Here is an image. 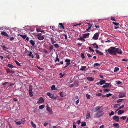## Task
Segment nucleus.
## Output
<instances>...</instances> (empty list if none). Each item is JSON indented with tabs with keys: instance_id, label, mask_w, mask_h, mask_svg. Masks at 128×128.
<instances>
[{
	"instance_id": "obj_1",
	"label": "nucleus",
	"mask_w": 128,
	"mask_h": 128,
	"mask_svg": "<svg viewBox=\"0 0 128 128\" xmlns=\"http://www.w3.org/2000/svg\"><path fill=\"white\" fill-rule=\"evenodd\" d=\"M105 51L106 52H108L110 53H112L113 52H116L118 54H121L122 53L121 50L118 48H116V47H110L108 50H106Z\"/></svg>"
},
{
	"instance_id": "obj_2",
	"label": "nucleus",
	"mask_w": 128,
	"mask_h": 128,
	"mask_svg": "<svg viewBox=\"0 0 128 128\" xmlns=\"http://www.w3.org/2000/svg\"><path fill=\"white\" fill-rule=\"evenodd\" d=\"M104 114V112L102 110H99L94 115L95 118H98L102 116Z\"/></svg>"
},
{
	"instance_id": "obj_3",
	"label": "nucleus",
	"mask_w": 128,
	"mask_h": 128,
	"mask_svg": "<svg viewBox=\"0 0 128 128\" xmlns=\"http://www.w3.org/2000/svg\"><path fill=\"white\" fill-rule=\"evenodd\" d=\"M99 36V34L98 33L95 34L92 37L93 39L94 40H97L98 39Z\"/></svg>"
},
{
	"instance_id": "obj_4",
	"label": "nucleus",
	"mask_w": 128,
	"mask_h": 128,
	"mask_svg": "<svg viewBox=\"0 0 128 128\" xmlns=\"http://www.w3.org/2000/svg\"><path fill=\"white\" fill-rule=\"evenodd\" d=\"M120 117L116 116H114L113 117V119L114 120L118 122L119 121Z\"/></svg>"
},
{
	"instance_id": "obj_5",
	"label": "nucleus",
	"mask_w": 128,
	"mask_h": 128,
	"mask_svg": "<svg viewBox=\"0 0 128 128\" xmlns=\"http://www.w3.org/2000/svg\"><path fill=\"white\" fill-rule=\"evenodd\" d=\"M46 110L50 114H52L53 112L52 111V109L50 108L48 106L47 107Z\"/></svg>"
},
{
	"instance_id": "obj_6",
	"label": "nucleus",
	"mask_w": 128,
	"mask_h": 128,
	"mask_svg": "<svg viewBox=\"0 0 128 128\" xmlns=\"http://www.w3.org/2000/svg\"><path fill=\"white\" fill-rule=\"evenodd\" d=\"M90 35L89 33H87L86 34H83L82 36L84 38H88Z\"/></svg>"
},
{
	"instance_id": "obj_7",
	"label": "nucleus",
	"mask_w": 128,
	"mask_h": 128,
	"mask_svg": "<svg viewBox=\"0 0 128 128\" xmlns=\"http://www.w3.org/2000/svg\"><path fill=\"white\" fill-rule=\"evenodd\" d=\"M47 95L51 98H53L54 97V94L50 92H48L46 94Z\"/></svg>"
},
{
	"instance_id": "obj_8",
	"label": "nucleus",
	"mask_w": 128,
	"mask_h": 128,
	"mask_svg": "<svg viewBox=\"0 0 128 128\" xmlns=\"http://www.w3.org/2000/svg\"><path fill=\"white\" fill-rule=\"evenodd\" d=\"M44 102V100L42 97H41L38 99V103H42Z\"/></svg>"
},
{
	"instance_id": "obj_9",
	"label": "nucleus",
	"mask_w": 128,
	"mask_h": 128,
	"mask_svg": "<svg viewBox=\"0 0 128 128\" xmlns=\"http://www.w3.org/2000/svg\"><path fill=\"white\" fill-rule=\"evenodd\" d=\"M109 86H110V84L106 83L105 84V85L103 86L102 87L103 88H106Z\"/></svg>"
},
{
	"instance_id": "obj_10",
	"label": "nucleus",
	"mask_w": 128,
	"mask_h": 128,
	"mask_svg": "<svg viewBox=\"0 0 128 128\" xmlns=\"http://www.w3.org/2000/svg\"><path fill=\"white\" fill-rule=\"evenodd\" d=\"M87 80L89 81H92L94 80V78L91 77H88L86 78Z\"/></svg>"
},
{
	"instance_id": "obj_11",
	"label": "nucleus",
	"mask_w": 128,
	"mask_h": 128,
	"mask_svg": "<svg viewBox=\"0 0 128 128\" xmlns=\"http://www.w3.org/2000/svg\"><path fill=\"white\" fill-rule=\"evenodd\" d=\"M90 112L89 111H88L86 114V119H88L90 117Z\"/></svg>"
},
{
	"instance_id": "obj_12",
	"label": "nucleus",
	"mask_w": 128,
	"mask_h": 128,
	"mask_svg": "<svg viewBox=\"0 0 128 128\" xmlns=\"http://www.w3.org/2000/svg\"><path fill=\"white\" fill-rule=\"evenodd\" d=\"M87 24L88 25V28L86 29V31H88L91 28L92 24H91L90 23H87Z\"/></svg>"
},
{
	"instance_id": "obj_13",
	"label": "nucleus",
	"mask_w": 128,
	"mask_h": 128,
	"mask_svg": "<svg viewBox=\"0 0 128 128\" xmlns=\"http://www.w3.org/2000/svg\"><path fill=\"white\" fill-rule=\"evenodd\" d=\"M126 95L125 94L120 92L119 95V98H122L124 97Z\"/></svg>"
},
{
	"instance_id": "obj_14",
	"label": "nucleus",
	"mask_w": 128,
	"mask_h": 128,
	"mask_svg": "<svg viewBox=\"0 0 128 128\" xmlns=\"http://www.w3.org/2000/svg\"><path fill=\"white\" fill-rule=\"evenodd\" d=\"M106 82L105 80H100L99 82V84L100 85H102L104 84Z\"/></svg>"
},
{
	"instance_id": "obj_15",
	"label": "nucleus",
	"mask_w": 128,
	"mask_h": 128,
	"mask_svg": "<svg viewBox=\"0 0 128 128\" xmlns=\"http://www.w3.org/2000/svg\"><path fill=\"white\" fill-rule=\"evenodd\" d=\"M1 34L3 36H4L7 37L8 36V34L4 31L2 32H1Z\"/></svg>"
},
{
	"instance_id": "obj_16",
	"label": "nucleus",
	"mask_w": 128,
	"mask_h": 128,
	"mask_svg": "<svg viewBox=\"0 0 128 128\" xmlns=\"http://www.w3.org/2000/svg\"><path fill=\"white\" fill-rule=\"evenodd\" d=\"M6 72L7 73H10L12 74L14 72V71L12 70L8 69L6 70Z\"/></svg>"
},
{
	"instance_id": "obj_17",
	"label": "nucleus",
	"mask_w": 128,
	"mask_h": 128,
	"mask_svg": "<svg viewBox=\"0 0 128 128\" xmlns=\"http://www.w3.org/2000/svg\"><path fill=\"white\" fill-rule=\"evenodd\" d=\"M102 106H98L96 107L95 108V112H97L98 110H100V108Z\"/></svg>"
},
{
	"instance_id": "obj_18",
	"label": "nucleus",
	"mask_w": 128,
	"mask_h": 128,
	"mask_svg": "<svg viewBox=\"0 0 128 128\" xmlns=\"http://www.w3.org/2000/svg\"><path fill=\"white\" fill-rule=\"evenodd\" d=\"M38 36V39L40 40H43L44 38V36H42L40 35L39 36Z\"/></svg>"
},
{
	"instance_id": "obj_19",
	"label": "nucleus",
	"mask_w": 128,
	"mask_h": 128,
	"mask_svg": "<svg viewBox=\"0 0 128 128\" xmlns=\"http://www.w3.org/2000/svg\"><path fill=\"white\" fill-rule=\"evenodd\" d=\"M124 111V110H120L118 112V114H121L123 113Z\"/></svg>"
},
{
	"instance_id": "obj_20",
	"label": "nucleus",
	"mask_w": 128,
	"mask_h": 128,
	"mask_svg": "<svg viewBox=\"0 0 128 128\" xmlns=\"http://www.w3.org/2000/svg\"><path fill=\"white\" fill-rule=\"evenodd\" d=\"M92 45L95 48L98 49V45L96 44V43L92 44Z\"/></svg>"
},
{
	"instance_id": "obj_21",
	"label": "nucleus",
	"mask_w": 128,
	"mask_h": 128,
	"mask_svg": "<svg viewBox=\"0 0 128 128\" xmlns=\"http://www.w3.org/2000/svg\"><path fill=\"white\" fill-rule=\"evenodd\" d=\"M32 126L34 128H36V125L33 122H30Z\"/></svg>"
},
{
	"instance_id": "obj_22",
	"label": "nucleus",
	"mask_w": 128,
	"mask_h": 128,
	"mask_svg": "<svg viewBox=\"0 0 128 128\" xmlns=\"http://www.w3.org/2000/svg\"><path fill=\"white\" fill-rule=\"evenodd\" d=\"M30 44L32 45V46H34L35 44L34 42L32 40H30Z\"/></svg>"
},
{
	"instance_id": "obj_23",
	"label": "nucleus",
	"mask_w": 128,
	"mask_h": 128,
	"mask_svg": "<svg viewBox=\"0 0 128 128\" xmlns=\"http://www.w3.org/2000/svg\"><path fill=\"white\" fill-rule=\"evenodd\" d=\"M113 126L116 128L119 127V125L117 123H114L113 124Z\"/></svg>"
},
{
	"instance_id": "obj_24",
	"label": "nucleus",
	"mask_w": 128,
	"mask_h": 128,
	"mask_svg": "<svg viewBox=\"0 0 128 128\" xmlns=\"http://www.w3.org/2000/svg\"><path fill=\"white\" fill-rule=\"evenodd\" d=\"M18 35H20L21 37L24 39H25L26 37V35H23L19 34Z\"/></svg>"
},
{
	"instance_id": "obj_25",
	"label": "nucleus",
	"mask_w": 128,
	"mask_h": 128,
	"mask_svg": "<svg viewBox=\"0 0 128 128\" xmlns=\"http://www.w3.org/2000/svg\"><path fill=\"white\" fill-rule=\"evenodd\" d=\"M65 74H66L65 73L62 74V72L60 73V78H62L65 75Z\"/></svg>"
},
{
	"instance_id": "obj_26",
	"label": "nucleus",
	"mask_w": 128,
	"mask_h": 128,
	"mask_svg": "<svg viewBox=\"0 0 128 128\" xmlns=\"http://www.w3.org/2000/svg\"><path fill=\"white\" fill-rule=\"evenodd\" d=\"M28 56H30V57H31L32 58H34V56L32 54V53L31 52H30L28 54Z\"/></svg>"
},
{
	"instance_id": "obj_27",
	"label": "nucleus",
	"mask_w": 128,
	"mask_h": 128,
	"mask_svg": "<svg viewBox=\"0 0 128 128\" xmlns=\"http://www.w3.org/2000/svg\"><path fill=\"white\" fill-rule=\"evenodd\" d=\"M59 25L60 26V27L61 28H62L63 29H64V26L63 24H62V23H59Z\"/></svg>"
},
{
	"instance_id": "obj_28",
	"label": "nucleus",
	"mask_w": 128,
	"mask_h": 128,
	"mask_svg": "<svg viewBox=\"0 0 128 128\" xmlns=\"http://www.w3.org/2000/svg\"><path fill=\"white\" fill-rule=\"evenodd\" d=\"M29 91L30 96L31 97L32 96H33L32 91L31 90H29Z\"/></svg>"
},
{
	"instance_id": "obj_29",
	"label": "nucleus",
	"mask_w": 128,
	"mask_h": 128,
	"mask_svg": "<svg viewBox=\"0 0 128 128\" xmlns=\"http://www.w3.org/2000/svg\"><path fill=\"white\" fill-rule=\"evenodd\" d=\"M16 120H15L14 122H16V124L20 125L21 124V122L20 121H18L17 122H16Z\"/></svg>"
},
{
	"instance_id": "obj_30",
	"label": "nucleus",
	"mask_w": 128,
	"mask_h": 128,
	"mask_svg": "<svg viewBox=\"0 0 128 128\" xmlns=\"http://www.w3.org/2000/svg\"><path fill=\"white\" fill-rule=\"evenodd\" d=\"M7 66L8 67L11 68L14 67V66L13 65L10 64H8Z\"/></svg>"
},
{
	"instance_id": "obj_31",
	"label": "nucleus",
	"mask_w": 128,
	"mask_h": 128,
	"mask_svg": "<svg viewBox=\"0 0 128 128\" xmlns=\"http://www.w3.org/2000/svg\"><path fill=\"white\" fill-rule=\"evenodd\" d=\"M53 46H54V47L56 48H58L59 47L58 45L57 44H54Z\"/></svg>"
},
{
	"instance_id": "obj_32",
	"label": "nucleus",
	"mask_w": 128,
	"mask_h": 128,
	"mask_svg": "<svg viewBox=\"0 0 128 128\" xmlns=\"http://www.w3.org/2000/svg\"><path fill=\"white\" fill-rule=\"evenodd\" d=\"M86 125V124L85 122H82L81 126H85Z\"/></svg>"
},
{
	"instance_id": "obj_33",
	"label": "nucleus",
	"mask_w": 128,
	"mask_h": 128,
	"mask_svg": "<svg viewBox=\"0 0 128 128\" xmlns=\"http://www.w3.org/2000/svg\"><path fill=\"white\" fill-rule=\"evenodd\" d=\"M60 61V60L59 58H58V54H57V56L56 57V60H55V62H59Z\"/></svg>"
},
{
	"instance_id": "obj_34",
	"label": "nucleus",
	"mask_w": 128,
	"mask_h": 128,
	"mask_svg": "<svg viewBox=\"0 0 128 128\" xmlns=\"http://www.w3.org/2000/svg\"><path fill=\"white\" fill-rule=\"evenodd\" d=\"M51 42L52 44H54V43H55L56 42V41H54V39L52 38H50Z\"/></svg>"
},
{
	"instance_id": "obj_35",
	"label": "nucleus",
	"mask_w": 128,
	"mask_h": 128,
	"mask_svg": "<svg viewBox=\"0 0 128 128\" xmlns=\"http://www.w3.org/2000/svg\"><path fill=\"white\" fill-rule=\"evenodd\" d=\"M44 107V105H41L39 106V108L40 109H42Z\"/></svg>"
},
{
	"instance_id": "obj_36",
	"label": "nucleus",
	"mask_w": 128,
	"mask_h": 128,
	"mask_svg": "<svg viewBox=\"0 0 128 128\" xmlns=\"http://www.w3.org/2000/svg\"><path fill=\"white\" fill-rule=\"evenodd\" d=\"M25 119L24 118H22L21 120V122L22 124H24L25 123Z\"/></svg>"
},
{
	"instance_id": "obj_37",
	"label": "nucleus",
	"mask_w": 128,
	"mask_h": 128,
	"mask_svg": "<svg viewBox=\"0 0 128 128\" xmlns=\"http://www.w3.org/2000/svg\"><path fill=\"white\" fill-rule=\"evenodd\" d=\"M100 64H98V63H95L94 65V66L96 67L98 66H100Z\"/></svg>"
},
{
	"instance_id": "obj_38",
	"label": "nucleus",
	"mask_w": 128,
	"mask_h": 128,
	"mask_svg": "<svg viewBox=\"0 0 128 128\" xmlns=\"http://www.w3.org/2000/svg\"><path fill=\"white\" fill-rule=\"evenodd\" d=\"M86 66H82V68H80V70H84L86 68Z\"/></svg>"
},
{
	"instance_id": "obj_39",
	"label": "nucleus",
	"mask_w": 128,
	"mask_h": 128,
	"mask_svg": "<svg viewBox=\"0 0 128 128\" xmlns=\"http://www.w3.org/2000/svg\"><path fill=\"white\" fill-rule=\"evenodd\" d=\"M42 30L40 28H36V30L37 32H41Z\"/></svg>"
},
{
	"instance_id": "obj_40",
	"label": "nucleus",
	"mask_w": 128,
	"mask_h": 128,
	"mask_svg": "<svg viewBox=\"0 0 128 128\" xmlns=\"http://www.w3.org/2000/svg\"><path fill=\"white\" fill-rule=\"evenodd\" d=\"M119 70V68L118 67H115L114 69V72H116Z\"/></svg>"
},
{
	"instance_id": "obj_41",
	"label": "nucleus",
	"mask_w": 128,
	"mask_h": 128,
	"mask_svg": "<svg viewBox=\"0 0 128 128\" xmlns=\"http://www.w3.org/2000/svg\"><path fill=\"white\" fill-rule=\"evenodd\" d=\"M83 38H84L83 37V36H81L80 38H78V39H77V40L82 41Z\"/></svg>"
},
{
	"instance_id": "obj_42",
	"label": "nucleus",
	"mask_w": 128,
	"mask_h": 128,
	"mask_svg": "<svg viewBox=\"0 0 128 128\" xmlns=\"http://www.w3.org/2000/svg\"><path fill=\"white\" fill-rule=\"evenodd\" d=\"M108 52L111 55H116V52H113L112 53H110L109 52Z\"/></svg>"
},
{
	"instance_id": "obj_43",
	"label": "nucleus",
	"mask_w": 128,
	"mask_h": 128,
	"mask_svg": "<svg viewBox=\"0 0 128 128\" xmlns=\"http://www.w3.org/2000/svg\"><path fill=\"white\" fill-rule=\"evenodd\" d=\"M86 96L88 99H89L90 98V94H87L86 95Z\"/></svg>"
},
{
	"instance_id": "obj_44",
	"label": "nucleus",
	"mask_w": 128,
	"mask_h": 128,
	"mask_svg": "<svg viewBox=\"0 0 128 128\" xmlns=\"http://www.w3.org/2000/svg\"><path fill=\"white\" fill-rule=\"evenodd\" d=\"M15 62L17 65L19 66H20V64L17 60H15Z\"/></svg>"
},
{
	"instance_id": "obj_45",
	"label": "nucleus",
	"mask_w": 128,
	"mask_h": 128,
	"mask_svg": "<svg viewBox=\"0 0 128 128\" xmlns=\"http://www.w3.org/2000/svg\"><path fill=\"white\" fill-rule=\"evenodd\" d=\"M64 61L65 62H67V63H70V59H66Z\"/></svg>"
},
{
	"instance_id": "obj_46",
	"label": "nucleus",
	"mask_w": 128,
	"mask_h": 128,
	"mask_svg": "<svg viewBox=\"0 0 128 128\" xmlns=\"http://www.w3.org/2000/svg\"><path fill=\"white\" fill-rule=\"evenodd\" d=\"M103 90L105 92H106L108 91H110V90L109 89H104Z\"/></svg>"
},
{
	"instance_id": "obj_47",
	"label": "nucleus",
	"mask_w": 128,
	"mask_h": 128,
	"mask_svg": "<svg viewBox=\"0 0 128 128\" xmlns=\"http://www.w3.org/2000/svg\"><path fill=\"white\" fill-rule=\"evenodd\" d=\"M112 23L116 26H118L119 24V23L116 22H112Z\"/></svg>"
},
{
	"instance_id": "obj_48",
	"label": "nucleus",
	"mask_w": 128,
	"mask_h": 128,
	"mask_svg": "<svg viewBox=\"0 0 128 128\" xmlns=\"http://www.w3.org/2000/svg\"><path fill=\"white\" fill-rule=\"evenodd\" d=\"M70 63H66V66L64 67V68H66L70 64Z\"/></svg>"
},
{
	"instance_id": "obj_49",
	"label": "nucleus",
	"mask_w": 128,
	"mask_h": 128,
	"mask_svg": "<svg viewBox=\"0 0 128 128\" xmlns=\"http://www.w3.org/2000/svg\"><path fill=\"white\" fill-rule=\"evenodd\" d=\"M60 64H63V61H62L60 63H57L56 65H60Z\"/></svg>"
},
{
	"instance_id": "obj_50",
	"label": "nucleus",
	"mask_w": 128,
	"mask_h": 128,
	"mask_svg": "<svg viewBox=\"0 0 128 128\" xmlns=\"http://www.w3.org/2000/svg\"><path fill=\"white\" fill-rule=\"evenodd\" d=\"M88 47L89 48V50L90 51L93 52H94V50H93V49H92L90 46H89Z\"/></svg>"
},
{
	"instance_id": "obj_51",
	"label": "nucleus",
	"mask_w": 128,
	"mask_h": 128,
	"mask_svg": "<svg viewBox=\"0 0 128 128\" xmlns=\"http://www.w3.org/2000/svg\"><path fill=\"white\" fill-rule=\"evenodd\" d=\"M112 95V94H111L110 93H109L108 94H106V96L107 97H108L109 96H111Z\"/></svg>"
},
{
	"instance_id": "obj_52",
	"label": "nucleus",
	"mask_w": 128,
	"mask_h": 128,
	"mask_svg": "<svg viewBox=\"0 0 128 128\" xmlns=\"http://www.w3.org/2000/svg\"><path fill=\"white\" fill-rule=\"evenodd\" d=\"M81 56L82 57V59H84L85 58L84 55V54L82 53L81 54Z\"/></svg>"
},
{
	"instance_id": "obj_53",
	"label": "nucleus",
	"mask_w": 128,
	"mask_h": 128,
	"mask_svg": "<svg viewBox=\"0 0 128 128\" xmlns=\"http://www.w3.org/2000/svg\"><path fill=\"white\" fill-rule=\"evenodd\" d=\"M114 114V113L113 111H112L111 112V113L109 114V115L110 116H111L113 115Z\"/></svg>"
},
{
	"instance_id": "obj_54",
	"label": "nucleus",
	"mask_w": 128,
	"mask_h": 128,
	"mask_svg": "<svg viewBox=\"0 0 128 128\" xmlns=\"http://www.w3.org/2000/svg\"><path fill=\"white\" fill-rule=\"evenodd\" d=\"M35 54H36V57L37 58H38V59L40 58V56L37 53H35Z\"/></svg>"
},
{
	"instance_id": "obj_55",
	"label": "nucleus",
	"mask_w": 128,
	"mask_h": 128,
	"mask_svg": "<svg viewBox=\"0 0 128 128\" xmlns=\"http://www.w3.org/2000/svg\"><path fill=\"white\" fill-rule=\"evenodd\" d=\"M116 84H120L122 83V82L120 81H117L116 82Z\"/></svg>"
},
{
	"instance_id": "obj_56",
	"label": "nucleus",
	"mask_w": 128,
	"mask_h": 128,
	"mask_svg": "<svg viewBox=\"0 0 128 128\" xmlns=\"http://www.w3.org/2000/svg\"><path fill=\"white\" fill-rule=\"evenodd\" d=\"M120 118L124 120L126 119V118L125 117V116H123L122 117H120Z\"/></svg>"
},
{
	"instance_id": "obj_57",
	"label": "nucleus",
	"mask_w": 128,
	"mask_h": 128,
	"mask_svg": "<svg viewBox=\"0 0 128 128\" xmlns=\"http://www.w3.org/2000/svg\"><path fill=\"white\" fill-rule=\"evenodd\" d=\"M73 128H76V126L75 125V122H74L73 123Z\"/></svg>"
},
{
	"instance_id": "obj_58",
	"label": "nucleus",
	"mask_w": 128,
	"mask_h": 128,
	"mask_svg": "<svg viewBox=\"0 0 128 128\" xmlns=\"http://www.w3.org/2000/svg\"><path fill=\"white\" fill-rule=\"evenodd\" d=\"M50 49V51H51L52 50L53 48V47L52 46H50L49 47Z\"/></svg>"
},
{
	"instance_id": "obj_59",
	"label": "nucleus",
	"mask_w": 128,
	"mask_h": 128,
	"mask_svg": "<svg viewBox=\"0 0 128 128\" xmlns=\"http://www.w3.org/2000/svg\"><path fill=\"white\" fill-rule=\"evenodd\" d=\"M55 86L54 85H52L51 87V89L52 90H54V88H55Z\"/></svg>"
},
{
	"instance_id": "obj_60",
	"label": "nucleus",
	"mask_w": 128,
	"mask_h": 128,
	"mask_svg": "<svg viewBox=\"0 0 128 128\" xmlns=\"http://www.w3.org/2000/svg\"><path fill=\"white\" fill-rule=\"evenodd\" d=\"M124 107V105H122L120 107L118 108V110H120L121 109L123 108Z\"/></svg>"
},
{
	"instance_id": "obj_61",
	"label": "nucleus",
	"mask_w": 128,
	"mask_h": 128,
	"mask_svg": "<svg viewBox=\"0 0 128 128\" xmlns=\"http://www.w3.org/2000/svg\"><path fill=\"white\" fill-rule=\"evenodd\" d=\"M111 20H114V21H116V19L114 18V17H111Z\"/></svg>"
},
{
	"instance_id": "obj_62",
	"label": "nucleus",
	"mask_w": 128,
	"mask_h": 128,
	"mask_svg": "<svg viewBox=\"0 0 128 128\" xmlns=\"http://www.w3.org/2000/svg\"><path fill=\"white\" fill-rule=\"evenodd\" d=\"M102 95V94L100 93H98V94H96V96H101Z\"/></svg>"
},
{
	"instance_id": "obj_63",
	"label": "nucleus",
	"mask_w": 128,
	"mask_h": 128,
	"mask_svg": "<svg viewBox=\"0 0 128 128\" xmlns=\"http://www.w3.org/2000/svg\"><path fill=\"white\" fill-rule=\"evenodd\" d=\"M50 28L51 29H52L53 30H54V26H52V27L51 26H50Z\"/></svg>"
},
{
	"instance_id": "obj_64",
	"label": "nucleus",
	"mask_w": 128,
	"mask_h": 128,
	"mask_svg": "<svg viewBox=\"0 0 128 128\" xmlns=\"http://www.w3.org/2000/svg\"><path fill=\"white\" fill-rule=\"evenodd\" d=\"M122 101H121V100L120 99H119L118 100L117 102V103H119L120 102H121Z\"/></svg>"
}]
</instances>
